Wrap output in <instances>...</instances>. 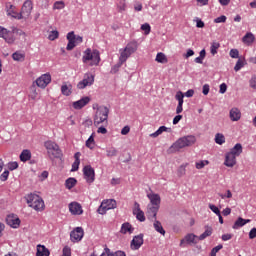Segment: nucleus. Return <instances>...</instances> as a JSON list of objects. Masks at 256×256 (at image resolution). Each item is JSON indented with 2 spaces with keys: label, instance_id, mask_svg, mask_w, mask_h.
I'll return each instance as SVG.
<instances>
[{
  "label": "nucleus",
  "instance_id": "nucleus-56",
  "mask_svg": "<svg viewBox=\"0 0 256 256\" xmlns=\"http://www.w3.org/2000/svg\"><path fill=\"white\" fill-rule=\"evenodd\" d=\"M209 209L211 211H213L215 213V215L221 214V210H219V208L217 206H215L214 204H209Z\"/></svg>",
  "mask_w": 256,
  "mask_h": 256
},
{
  "label": "nucleus",
  "instance_id": "nucleus-60",
  "mask_svg": "<svg viewBox=\"0 0 256 256\" xmlns=\"http://www.w3.org/2000/svg\"><path fill=\"white\" fill-rule=\"evenodd\" d=\"M221 249H223V246L221 244H219L218 246L214 247L211 250V254L217 256V253H219V251H221Z\"/></svg>",
  "mask_w": 256,
  "mask_h": 256
},
{
  "label": "nucleus",
  "instance_id": "nucleus-43",
  "mask_svg": "<svg viewBox=\"0 0 256 256\" xmlns=\"http://www.w3.org/2000/svg\"><path fill=\"white\" fill-rule=\"evenodd\" d=\"M215 143H217V145H223V143H225V136L221 133H217L215 135Z\"/></svg>",
  "mask_w": 256,
  "mask_h": 256
},
{
  "label": "nucleus",
  "instance_id": "nucleus-26",
  "mask_svg": "<svg viewBox=\"0 0 256 256\" xmlns=\"http://www.w3.org/2000/svg\"><path fill=\"white\" fill-rule=\"evenodd\" d=\"M247 223H251V219H243L242 217H239L232 226V229H239L240 227H245Z\"/></svg>",
  "mask_w": 256,
  "mask_h": 256
},
{
  "label": "nucleus",
  "instance_id": "nucleus-38",
  "mask_svg": "<svg viewBox=\"0 0 256 256\" xmlns=\"http://www.w3.org/2000/svg\"><path fill=\"white\" fill-rule=\"evenodd\" d=\"M77 185V179L70 177L65 181V187L66 189H73Z\"/></svg>",
  "mask_w": 256,
  "mask_h": 256
},
{
  "label": "nucleus",
  "instance_id": "nucleus-63",
  "mask_svg": "<svg viewBox=\"0 0 256 256\" xmlns=\"http://www.w3.org/2000/svg\"><path fill=\"white\" fill-rule=\"evenodd\" d=\"M256 237V228H252L249 232V239H255Z\"/></svg>",
  "mask_w": 256,
  "mask_h": 256
},
{
  "label": "nucleus",
  "instance_id": "nucleus-61",
  "mask_svg": "<svg viewBox=\"0 0 256 256\" xmlns=\"http://www.w3.org/2000/svg\"><path fill=\"white\" fill-rule=\"evenodd\" d=\"M8 179H9V170H6L0 175V181H7Z\"/></svg>",
  "mask_w": 256,
  "mask_h": 256
},
{
  "label": "nucleus",
  "instance_id": "nucleus-44",
  "mask_svg": "<svg viewBox=\"0 0 256 256\" xmlns=\"http://www.w3.org/2000/svg\"><path fill=\"white\" fill-rule=\"evenodd\" d=\"M118 151L115 147H110L106 150L107 157H117Z\"/></svg>",
  "mask_w": 256,
  "mask_h": 256
},
{
  "label": "nucleus",
  "instance_id": "nucleus-4",
  "mask_svg": "<svg viewBox=\"0 0 256 256\" xmlns=\"http://www.w3.org/2000/svg\"><path fill=\"white\" fill-rule=\"evenodd\" d=\"M82 61L90 67H97V65H99V63L101 62V55L99 53V50H91V48L86 49L84 51Z\"/></svg>",
  "mask_w": 256,
  "mask_h": 256
},
{
  "label": "nucleus",
  "instance_id": "nucleus-8",
  "mask_svg": "<svg viewBox=\"0 0 256 256\" xmlns=\"http://www.w3.org/2000/svg\"><path fill=\"white\" fill-rule=\"evenodd\" d=\"M68 44H67V51H73L77 45H81L83 43V37L75 35L74 31H71L66 36Z\"/></svg>",
  "mask_w": 256,
  "mask_h": 256
},
{
  "label": "nucleus",
  "instance_id": "nucleus-25",
  "mask_svg": "<svg viewBox=\"0 0 256 256\" xmlns=\"http://www.w3.org/2000/svg\"><path fill=\"white\" fill-rule=\"evenodd\" d=\"M133 231H135V228H133V226L130 223L125 222L121 226L120 233H122L123 235H127V233L131 235Z\"/></svg>",
  "mask_w": 256,
  "mask_h": 256
},
{
  "label": "nucleus",
  "instance_id": "nucleus-17",
  "mask_svg": "<svg viewBox=\"0 0 256 256\" xmlns=\"http://www.w3.org/2000/svg\"><path fill=\"white\" fill-rule=\"evenodd\" d=\"M84 231L82 227H77L70 233L72 243H79L83 239Z\"/></svg>",
  "mask_w": 256,
  "mask_h": 256
},
{
  "label": "nucleus",
  "instance_id": "nucleus-7",
  "mask_svg": "<svg viewBox=\"0 0 256 256\" xmlns=\"http://www.w3.org/2000/svg\"><path fill=\"white\" fill-rule=\"evenodd\" d=\"M137 49H139V44L137 41L129 42L124 49L119 50V61H121V63H125L127 59L137 51Z\"/></svg>",
  "mask_w": 256,
  "mask_h": 256
},
{
  "label": "nucleus",
  "instance_id": "nucleus-27",
  "mask_svg": "<svg viewBox=\"0 0 256 256\" xmlns=\"http://www.w3.org/2000/svg\"><path fill=\"white\" fill-rule=\"evenodd\" d=\"M80 157H81V152H76L74 154L75 161L72 164V169H71L72 172L79 171V165H81Z\"/></svg>",
  "mask_w": 256,
  "mask_h": 256
},
{
  "label": "nucleus",
  "instance_id": "nucleus-52",
  "mask_svg": "<svg viewBox=\"0 0 256 256\" xmlns=\"http://www.w3.org/2000/svg\"><path fill=\"white\" fill-rule=\"evenodd\" d=\"M124 62H121L119 60V63H117L116 65H114L112 68H111V73L115 74L119 71V69H121V66L123 65Z\"/></svg>",
  "mask_w": 256,
  "mask_h": 256
},
{
  "label": "nucleus",
  "instance_id": "nucleus-12",
  "mask_svg": "<svg viewBox=\"0 0 256 256\" xmlns=\"http://www.w3.org/2000/svg\"><path fill=\"white\" fill-rule=\"evenodd\" d=\"M5 11L8 17H12V19L21 21V12L17 11V6L11 4V2L6 3Z\"/></svg>",
  "mask_w": 256,
  "mask_h": 256
},
{
  "label": "nucleus",
  "instance_id": "nucleus-13",
  "mask_svg": "<svg viewBox=\"0 0 256 256\" xmlns=\"http://www.w3.org/2000/svg\"><path fill=\"white\" fill-rule=\"evenodd\" d=\"M33 83L40 89H45L47 85L51 83V74L50 73L42 74Z\"/></svg>",
  "mask_w": 256,
  "mask_h": 256
},
{
  "label": "nucleus",
  "instance_id": "nucleus-51",
  "mask_svg": "<svg viewBox=\"0 0 256 256\" xmlns=\"http://www.w3.org/2000/svg\"><path fill=\"white\" fill-rule=\"evenodd\" d=\"M136 219L138 221H140L141 223H143V221H145V213L143 212V210H141L140 212H136Z\"/></svg>",
  "mask_w": 256,
  "mask_h": 256
},
{
  "label": "nucleus",
  "instance_id": "nucleus-37",
  "mask_svg": "<svg viewBox=\"0 0 256 256\" xmlns=\"http://www.w3.org/2000/svg\"><path fill=\"white\" fill-rule=\"evenodd\" d=\"M86 147L88 149H95V132L86 140Z\"/></svg>",
  "mask_w": 256,
  "mask_h": 256
},
{
  "label": "nucleus",
  "instance_id": "nucleus-54",
  "mask_svg": "<svg viewBox=\"0 0 256 256\" xmlns=\"http://www.w3.org/2000/svg\"><path fill=\"white\" fill-rule=\"evenodd\" d=\"M229 55L232 59H239V50L231 49Z\"/></svg>",
  "mask_w": 256,
  "mask_h": 256
},
{
  "label": "nucleus",
  "instance_id": "nucleus-1",
  "mask_svg": "<svg viewBox=\"0 0 256 256\" xmlns=\"http://www.w3.org/2000/svg\"><path fill=\"white\" fill-rule=\"evenodd\" d=\"M20 37H25V32L23 30L15 26L10 29L0 26V38L4 39L5 43L8 45H13L16 39H20Z\"/></svg>",
  "mask_w": 256,
  "mask_h": 256
},
{
  "label": "nucleus",
  "instance_id": "nucleus-58",
  "mask_svg": "<svg viewBox=\"0 0 256 256\" xmlns=\"http://www.w3.org/2000/svg\"><path fill=\"white\" fill-rule=\"evenodd\" d=\"M105 127H106L105 125L98 126L97 133H99L101 135H107V128H105Z\"/></svg>",
  "mask_w": 256,
  "mask_h": 256
},
{
  "label": "nucleus",
  "instance_id": "nucleus-22",
  "mask_svg": "<svg viewBox=\"0 0 256 256\" xmlns=\"http://www.w3.org/2000/svg\"><path fill=\"white\" fill-rule=\"evenodd\" d=\"M147 197L150 201L148 205H152L154 207H161V196H159V194L149 193L147 194Z\"/></svg>",
  "mask_w": 256,
  "mask_h": 256
},
{
  "label": "nucleus",
  "instance_id": "nucleus-40",
  "mask_svg": "<svg viewBox=\"0 0 256 256\" xmlns=\"http://www.w3.org/2000/svg\"><path fill=\"white\" fill-rule=\"evenodd\" d=\"M207 165H209V160H200L195 163V167L198 170L205 169V167H207Z\"/></svg>",
  "mask_w": 256,
  "mask_h": 256
},
{
  "label": "nucleus",
  "instance_id": "nucleus-57",
  "mask_svg": "<svg viewBox=\"0 0 256 256\" xmlns=\"http://www.w3.org/2000/svg\"><path fill=\"white\" fill-rule=\"evenodd\" d=\"M227 21V16L222 15L214 19V23H225Z\"/></svg>",
  "mask_w": 256,
  "mask_h": 256
},
{
  "label": "nucleus",
  "instance_id": "nucleus-45",
  "mask_svg": "<svg viewBox=\"0 0 256 256\" xmlns=\"http://www.w3.org/2000/svg\"><path fill=\"white\" fill-rule=\"evenodd\" d=\"M185 97V95L183 94V92H177L175 99L178 101V105H183L184 101L183 98Z\"/></svg>",
  "mask_w": 256,
  "mask_h": 256
},
{
  "label": "nucleus",
  "instance_id": "nucleus-19",
  "mask_svg": "<svg viewBox=\"0 0 256 256\" xmlns=\"http://www.w3.org/2000/svg\"><path fill=\"white\" fill-rule=\"evenodd\" d=\"M159 206H153L148 204L146 215L149 221H153V219H157V213H159Z\"/></svg>",
  "mask_w": 256,
  "mask_h": 256
},
{
  "label": "nucleus",
  "instance_id": "nucleus-5",
  "mask_svg": "<svg viewBox=\"0 0 256 256\" xmlns=\"http://www.w3.org/2000/svg\"><path fill=\"white\" fill-rule=\"evenodd\" d=\"M44 147L47 149L49 159L55 161V159H63V152L59 145L54 141L48 140L44 143Z\"/></svg>",
  "mask_w": 256,
  "mask_h": 256
},
{
  "label": "nucleus",
  "instance_id": "nucleus-53",
  "mask_svg": "<svg viewBox=\"0 0 256 256\" xmlns=\"http://www.w3.org/2000/svg\"><path fill=\"white\" fill-rule=\"evenodd\" d=\"M221 199H231L233 197V193H231V190H227L226 194L219 193L218 194Z\"/></svg>",
  "mask_w": 256,
  "mask_h": 256
},
{
  "label": "nucleus",
  "instance_id": "nucleus-39",
  "mask_svg": "<svg viewBox=\"0 0 256 256\" xmlns=\"http://www.w3.org/2000/svg\"><path fill=\"white\" fill-rule=\"evenodd\" d=\"M169 128H167L166 126H160L156 132L150 134V137H153L154 139L159 137V135H161L162 133H165V131H168Z\"/></svg>",
  "mask_w": 256,
  "mask_h": 256
},
{
  "label": "nucleus",
  "instance_id": "nucleus-48",
  "mask_svg": "<svg viewBox=\"0 0 256 256\" xmlns=\"http://www.w3.org/2000/svg\"><path fill=\"white\" fill-rule=\"evenodd\" d=\"M141 30L144 31L145 35H149L151 33V25L149 23L142 24Z\"/></svg>",
  "mask_w": 256,
  "mask_h": 256
},
{
  "label": "nucleus",
  "instance_id": "nucleus-23",
  "mask_svg": "<svg viewBox=\"0 0 256 256\" xmlns=\"http://www.w3.org/2000/svg\"><path fill=\"white\" fill-rule=\"evenodd\" d=\"M89 101H91V98L86 96V97L74 102L73 107H74V109H83V107H85V105H87L89 103Z\"/></svg>",
  "mask_w": 256,
  "mask_h": 256
},
{
  "label": "nucleus",
  "instance_id": "nucleus-36",
  "mask_svg": "<svg viewBox=\"0 0 256 256\" xmlns=\"http://www.w3.org/2000/svg\"><path fill=\"white\" fill-rule=\"evenodd\" d=\"M153 227L157 233H160V235H165V229H163V225L159 222V220L154 219Z\"/></svg>",
  "mask_w": 256,
  "mask_h": 256
},
{
  "label": "nucleus",
  "instance_id": "nucleus-21",
  "mask_svg": "<svg viewBox=\"0 0 256 256\" xmlns=\"http://www.w3.org/2000/svg\"><path fill=\"white\" fill-rule=\"evenodd\" d=\"M69 211L72 215H83V207L79 202H72L69 204Z\"/></svg>",
  "mask_w": 256,
  "mask_h": 256
},
{
  "label": "nucleus",
  "instance_id": "nucleus-10",
  "mask_svg": "<svg viewBox=\"0 0 256 256\" xmlns=\"http://www.w3.org/2000/svg\"><path fill=\"white\" fill-rule=\"evenodd\" d=\"M33 13V1L26 0L20 10L21 20L27 21Z\"/></svg>",
  "mask_w": 256,
  "mask_h": 256
},
{
  "label": "nucleus",
  "instance_id": "nucleus-24",
  "mask_svg": "<svg viewBox=\"0 0 256 256\" xmlns=\"http://www.w3.org/2000/svg\"><path fill=\"white\" fill-rule=\"evenodd\" d=\"M231 121H239L241 119V110L239 108H232L229 112Z\"/></svg>",
  "mask_w": 256,
  "mask_h": 256
},
{
  "label": "nucleus",
  "instance_id": "nucleus-46",
  "mask_svg": "<svg viewBox=\"0 0 256 256\" xmlns=\"http://www.w3.org/2000/svg\"><path fill=\"white\" fill-rule=\"evenodd\" d=\"M125 9H127V3L125 2V0H120L118 3V11L120 13H123V11H125Z\"/></svg>",
  "mask_w": 256,
  "mask_h": 256
},
{
  "label": "nucleus",
  "instance_id": "nucleus-33",
  "mask_svg": "<svg viewBox=\"0 0 256 256\" xmlns=\"http://www.w3.org/2000/svg\"><path fill=\"white\" fill-rule=\"evenodd\" d=\"M73 89V86L71 84L67 85L66 83H64L61 86V93L62 95H65V97H69V95H71V90Z\"/></svg>",
  "mask_w": 256,
  "mask_h": 256
},
{
  "label": "nucleus",
  "instance_id": "nucleus-15",
  "mask_svg": "<svg viewBox=\"0 0 256 256\" xmlns=\"http://www.w3.org/2000/svg\"><path fill=\"white\" fill-rule=\"evenodd\" d=\"M144 240H143V234H139L133 237L131 243H130V248L132 251H138V249H141L143 246Z\"/></svg>",
  "mask_w": 256,
  "mask_h": 256
},
{
  "label": "nucleus",
  "instance_id": "nucleus-34",
  "mask_svg": "<svg viewBox=\"0 0 256 256\" xmlns=\"http://www.w3.org/2000/svg\"><path fill=\"white\" fill-rule=\"evenodd\" d=\"M13 61H25V54L23 51H16L12 54Z\"/></svg>",
  "mask_w": 256,
  "mask_h": 256
},
{
  "label": "nucleus",
  "instance_id": "nucleus-59",
  "mask_svg": "<svg viewBox=\"0 0 256 256\" xmlns=\"http://www.w3.org/2000/svg\"><path fill=\"white\" fill-rule=\"evenodd\" d=\"M18 167H19V163H17V162L8 163V169L10 171H15V169H18Z\"/></svg>",
  "mask_w": 256,
  "mask_h": 256
},
{
  "label": "nucleus",
  "instance_id": "nucleus-35",
  "mask_svg": "<svg viewBox=\"0 0 256 256\" xmlns=\"http://www.w3.org/2000/svg\"><path fill=\"white\" fill-rule=\"evenodd\" d=\"M29 160H31V151L23 150L20 154V161H22V163H26V161Z\"/></svg>",
  "mask_w": 256,
  "mask_h": 256
},
{
  "label": "nucleus",
  "instance_id": "nucleus-41",
  "mask_svg": "<svg viewBox=\"0 0 256 256\" xmlns=\"http://www.w3.org/2000/svg\"><path fill=\"white\" fill-rule=\"evenodd\" d=\"M189 163H185L179 166L177 173H178V177H183V175H185V173L187 172V167H188Z\"/></svg>",
  "mask_w": 256,
  "mask_h": 256
},
{
  "label": "nucleus",
  "instance_id": "nucleus-49",
  "mask_svg": "<svg viewBox=\"0 0 256 256\" xmlns=\"http://www.w3.org/2000/svg\"><path fill=\"white\" fill-rule=\"evenodd\" d=\"M53 9H58V10L65 9V2L56 1L53 5Z\"/></svg>",
  "mask_w": 256,
  "mask_h": 256
},
{
  "label": "nucleus",
  "instance_id": "nucleus-14",
  "mask_svg": "<svg viewBox=\"0 0 256 256\" xmlns=\"http://www.w3.org/2000/svg\"><path fill=\"white\" fill-rule=\"evenodd\" d=\"M83 175L86 183H93L95 181V169L91 165H86L83 168Z\"/></svg>",
  "mask_w": 256,
  "mask_h": 256
},
{
  "label": "nucleus",
  "instance_id": "nucleus-6",
  "mask_svg": "<svg viewBox=\"0 0 256 256\" xmlns=\"http://www.w3.org/2000/svg\"><path fill=\"white\" fill-rule=\"evenodd\" d=\"M25 199L28 206L35 211H43L45 209V202L43 201V198H41L39 195L28 194L25 196Z\"/></svg>",
  "mask_w": 256,
  "mask_h": 256
},
{
  "label": "nucleus",
  "instance_id": "nucleus-42",
  "mask_svg": "<svg viewBox=\"0 0 256 256\" xmlns=\"http://www.w3.org/2000/svg\"><path fill=\"white\" fill-rule=\"evenodd\" d=\"M155 61H157V63H167V56H165V54H163V52H160L156 55V59Z\"/></svg>",
  "mask_w": 256,
  "mask_h": 256
},
{
  "label": "nucleus",
  "instance_id": "nucleus-32",
  "mask_svg": "<svg viewBox=\"0 0 256 256\" xmlns=\"http://www.w3.org/2000/svg\"><path fill=\"white\" fill-rule=\"evenodd\" d=\"M38 95H39V93H37V84H35L33 82L32 85L30 86L29 98L32 101H35V99H37Z\"/></svg>",
  "mask_w": 256,
  "mask_h": 256
},
{
  "label": "nucleus",
  "instance_id": "nucleus-9",
  "mask_svg": "<svg viewBox=\"0 0 256 256\" xmlns=\"http://www.w3.org/2000/svg\"><path fill=\"white\" fill-rule=\"evenodd\" d=\"M110 209H117V201L115 199L103 200L97 212L100 215H105Z\"/></svg>",
  "mask_w": 256,
  "mask_h": 256
},
{
  "label": "nucleus",
  "instance_id": "nucleus-2",
  "mask_svg": "<svg viewBox=\"0 0 256 256\" xmlns=\"http://www.w3.org/2000/svg\"><path fill=\"white\" fill-rule=\"evenodd\" d=\"M196 142L197 138H195L193 135L181 137L170 146L169 152L177 153L181 149H185V147H192V145H195Z\"/></svg>",
  "mask_w": 256,
  "mask_h": 256
},
{
  "label": "nucleus",
  "instance_id": "nucleus-11",
  "mask_svg": "<svg viewBox=\"0 0 256 256\" xmlns=\"http://www.w3.org/2000/svg\"><path fill=\"white\" fill-rule=\"evenodd\" d=\"M95 83V75L91 73H86L83 79L78 82L77 89H85L86 87H91Z\"/></svg>",
  "mask_w": 256,
  "mask_h": 256
},
{
  "label": "nucleus",
  "instance_id": "nucleus-64",
  "mask_svg": "<svg viewBox=\"0 0 256 256\" xmlns=\"http://www.w3.org/2000/svg\"><path fill=\"white\" fill-rule=\"evenodd\" d=\"M113 255L114 256H127L125 251H122V250H117L116 252H113Z\"/></svg>",
  "mask_w": 256,
  "mask_h": 256
},
{
  "label": "nucleus",
  "instance_id": "nucleus-50",
  "mask_svg": "<svg viewBox=\"0 0 256 256\" xmlns=\"http://www.w3.org/2000/svg\"><path fill=\"white\" fill-rule=\"evenodd\" d=\"M243 67H245V63H243V60L239 59L236 62V65L234 67V71H241V69H243Z\"/></svg>",
  "mask_w": 256,
  "mask_h": 256
},
{
  "label": "nucleus",
  "instance_id": "nucleus-30",
  "mask_svg": "<svg viewBox=\"0 0 256 256\" xmlns=\"http://www.w3.org/2000/svg\"><path fill=\"white\" fill-rule=\"evenodd\" d=\"M205 229V232L198 237L199 241H205L207 237H211V235H213V227L205 226Z\"/></svg>",
  "mask_w": 256,
  "mask_h": 256
},
{
  "label": "nucleus",
  "instance_id": "nucleus-55",
  "mask_svg": "<svg viewBox=\"0 0 256 256\" xmlns=\"http://www.w3.org/2000/svg\"><path fill=\"white\" fill-rule=\"evenodd\" d=\"M218 49H219V43H213L210 48V53H212V55H217Z\"/></svg>",
  "mask_w": 256,
  "mask_h": 256
},
{
  "label": "nucleus",
  "instance_id": "nucleus-62",
  "mask_svg": "<svg viewBox=\"0 0 256 256\" xmlns=\"http://www.w3.org/2000/svg\"><path fill=\"white\" fill-rule=\"evenodd\" d=\"M249 85L251 89H256V75L252 76L249 80Z\"/></svg>",
  "mask_w": 256,
  "mask_h": 256
},
{
  "label": "nucleus",
  "instance_id": "nucleus-18",
  "mask_svg": "<svg viewBox=\"0 0 256 256\" xmlns=\"http://www.w3.org/2000/svg\"><path fill=\"white\" fill-rule=\"evenodd\" d=\"M199 237L193 233L187 234L184 239L180 241V247H185V243L187 245H197V240Z\"/></svg>",
  "mask_w": 256,
  "mask_h": 256
},
{
  "label": "nucleus",
  "instance_id": "nucleus-16",
  "mask_svg": "<svg viewBox=\"0 0 256 256\" xmlns=\"http://www.w3.org/2000/svg\"><path fill=\"white\" fill-rule=\"evenodd\" d=\"M6 223L9 227H12V229H19L21 220L15 214H10L6 217Z\"/></svg>",
  "mask_w": 256,
  "mask_h": 256
},
{
  "label": "nucleus",
  "instance_id": "nucleus-47",
  "mask_svg": "<svg viewBox=\"0 0 256 256\" xmlns=\"http://www.w3.org/2000/svg\"><path fill=\"white\" fill-rule=\"evenodd\" d=\"M48 39L50 41H55V39H59V31H57V30L51 31L48 36Z\"/></svg>",
  "mask_w": 256,
  "mask_h": 256
},
{
  "label": "nucleus",
  "instance_id": "nucleus-20",
  "mask_svg": "<svg viewBox=\"0 0 256 256\" xmlns=\"http://www.w3.org/2000/svg\"><path fill=\"white\" fill-rule=\"evenodd\" d=\"M224 165L225 167L233 168L234 165H237V156L227 152L225 154Z\"/></svg>",
  "mask_w": 256,
  "mask_h": 256
},
{
  "label": "nucleus",
  "instance_id": "nucleus-29",
  "mask_svg": "<svg viewBox=\"0 0 256 256\" xmlns=\"http://www.w3.org/2000/svg\"><path fill=\"white\" fill-rule=\"evenodd\" d=\"M229 153L236 157H239V155L243 153V145H241V143L235 144V146L232 149H230Z\"/></svg>",
  "mask_w": 256,
  "mask_h": 256
},
{
  "label": "nucleus",
  "instance_id": "nucleus-31",
  "mask_svg": "<svg viewBox=\"0 0 256 256\" xmlns=\"http://www.w3.org/2000/svg\"><path fill=\"white\" fill-rule=\"evenodd\" d=\"M253 41H255V35L253 33L248 32L245 34V36L242 38V42L245 45H252Z\"/></svg>",
  "mask_w": 256,
  "mask_h": 256
},
{
  "label": "nucleus",
  "instance_id": "nucleus-28",
  "mask_svg": "<svg viewBox=\"0 0 256 256\" xmlns=\"http://www.w3.org/2000/svg\"><path fill=\"white\" fill-rule=\"evenodd\" d=\"M49 255H51V252L49 251V249H47V247H45V245L39 244L37 246L36 256H49Z\"/></svg>",
  "mask_w": 256,
  "mask_h": 256
},
{
  "label": "nucleus",
  "instance_id": "nucleus-3",
  "mask_svg": "<svg viewBox=\"0 0 256 256\" xmlns=\"http://www.w3.org/2000/svg\"><path fill=\"white\" fill-rule=\"evenodd\" d=\"M93 122L95 127H101V125L107 127L109 125V108L107 106H99L96 109Z\"/></svg>",
  "mask_w": 256,
  "mask_h": 256
}]
</instances>
